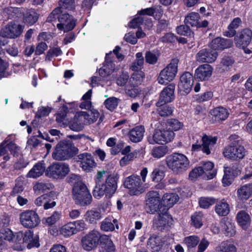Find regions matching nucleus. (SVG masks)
Returning a JSON list of instances; mask_svg holds the SVG:
<instances>
[{"label": "nucleus", "instance_id": "obj_1", "mask_svg": "<svg viewBox=\"0 0 252 252\" xmlns=\"http://www.w3.org/2000/svg\"><path fill=\"white\" fill-rule=\"evenodd\" d=\"M78 152V149L75 146L72 141L64 139L56 145L52 153V157L56 160L63 161L71 159Z\"/></svg>", "mask_w": 252, "mask_h": 252}, {"label": "nucleus", "instance_id": "obj_2", "mask_svg": "<svg viewBox=\"0 0 252 252\" xmlns=\"http://www.w3.org/2000/svg\"><path fill=\"white\" fill-rule=\"evenodd\" d=\"M118 179L117 174L110 173L107 176L104 183L100 186H95L93 190L94 196L95 198H100L104 194L106 196H112L117 189Z\"/></svg>", "mask_w": 252, "mask_h": 252}, {"label": "nucleus", "instance_id": "obj_3", "mask_svg": "<svg viewBox=\"0 0 252 252\" xmlns=\"http://www.w3.org/2000/svg\"><path fill=\"white\" fill-rule=\"evenodd\" d=\"M72 193L73 199L76 204L85 207L91 204L92 195L87 187L82 182H78L74 184Z\"/></svg>", "mask_w": 252, "mask_h": 252}, {"label": "nucleus", "instance_id": "obj_4", "mask_svg": "<svg viewBox=\"0 0 252 252\" xmlns=\"http://www.w3.org/2000/svg\"><path fill=\"white\" fill-rule=\"evenodd\" d=\"M238 137L236 135H232L229 138L234 141L226 146L223 150V155L225 158L234 160H239L244 158L245 156V149L240 145V140H237Z\"/></svg>", "mask_w": 252, "mask_h": 252}, {"label": "nucleus", "instance_id": "obj_5", "mask_svg": "<svg viewBox=\"0 0 252 252\" xmlns=\"http://www.w3.org/2000/svg\"><path fill=\"white\" fill-rule=\"evenodd\" d=\"M168 167L176 173L185 171L189 161L186 156L182 154L174 153L166 158Z\"/></svg>", "mask_w": 252, "mask_h": 252}, {"label": "nucleus", "instance_id": "obj_6", "mask_svg": "<svg viewBox=\"0 0 252 252\" xmlns=\"http://www.w3.org/2000/svg\"><path fill=\"white\" fill-rule=\"evenodd\" d=\"M173 220L168 213V208L160 207L158 215L153 219V227L158 230L167 229L172 224Z\"/></svg>", "mask_w": 252, "mask_h": 252}, {"label": "nucleus", "instance_id": "obj_7", "mask_svg": "<svg viewBox=\"0 0 252 252\" xmlns=\"http://www.w3.org/2000/svg\"><path fill=\"white\" fill-rule=\"evenodd\" d=\"M68 164L65 163L54 162L47 167L45 175L50 178L63 179L69 172Z\"/></svg>", "mask_w": 252, "mask_h": 252}, {"label": "nucleus", "instance_id": "obj_8", "mask_svg": "<svg viewBox=\"0 0 252 252\" xmlns=\"http://www.w3.org/2000/svg\"><path fill=\"white\" fill-rule=\"evenodd\" d=\"M175 134L170 127L162 129H156L152 136H149L148 141L151 144H158L163 145L170 142L174 137Z\"/></svg>", "mask_w": 252, "mask_h": 252}, {"label": "nucleus", "instance_id": "obj_9", "mask_svg": "<svg viewBox=\"0 0 252 252\" xmlns=\"http://www.w3.org/2000/svg\"><path fill=\"white\" fill-rule=\"evenodd\" d=\"M178 62V59H172L170 63L161 71L158 78L159 84H166L174 78L177 72Z\"/></svg>", "mask_w": 252, "mask_h": 252}, {"label": "nucleus", "instance_id": "obj_10", "mask_svg": "<svg viewBox=\"0 0 252 252\" xmlns=\"http://www.w3.org/2000/svg\"><path fill=\"white\" fill-rule=\"evenodd\" d=\"M19 218L21 224L27 228H34L40 222L38 215L32 210H28L21 213Z\"/></svg>", "mask_w": 252, "mask_h": 252}, {"label": "nucleus", "instance_id": "obj_11", "mask_svg": "<svg viewBox=\"0 0 252 252\" xmlns=\"http://www.w3.org/2000/svg\"><path fill=\"white\" fill-rule=\"evenodd\" d=\"M58 19L60 23L57 24V27L64 32L72 31L76 26V19L61 9L58 16Z\"/></svg>", "mask_w": 252, "mask_h": 252}, {"label": "nucleus", "instance_id": "obj_12", "mask_svg": "<svg viewBox=\"0 0 252 252\" xmlns=\"http://www.w3.org/2000/svg\"><path fill=\"white\" fill-rule=\"evenodd\" d=\"M124 186L129 189L130 194L132 195H139L145 191L141 179L138 176L131 175L126 177L124 182Z\"/></svg>", "mask_w": 252, "mask_h": 252}, {"label": "nucleus", "instance_id": "obj_13", "mask_svg": "<svg viewBox=\"0 0 252 252\" xmlns=\"http://www.w3.org/2000/svg\"><path fill=\"white\" fill-rule=\"evenodd\" d=\"M102 235L96 231H92L83 237L81 240L83 248L90 251L95 249L101 241Z\"/></svg>", "mask_w": 252, "mask_h": 252}, {"label": "nucleus", "instance_id": "obj_14", "mask_svg": "<svg viewBox=\"0 0 252 252\" xmlns=\"http://www.w3.org/2000/svg\"><path fill=\"white\" fill-rule=\"evenodd\" d=\"M217 140L216 137H212L205 135L202 138V144H193L192 150L193 151H202L204 153L209 155L211 153L210 150L214 145L216 144Z\"/></svg>", "mask_w": 252, "mask_h": 252}, {"label": "nucleus", "instance_id": "obj_15", "mask_svg": "<svg viewBox=\"0 0 252 252\" xmlns=\"http://www.w3.org/2000/svg\"><path fill=\"white\" fill-rule=\"evenodd\" d=\"M23 31L22 26L11 22L0 31V36L15 38L19 36Z\"/></svg>", "mask_w": 252, "mask_h": 252}, {"label": "nucleus", "instance_id": "obj_16", "mask_svg": "<svg viewBox=\"0 0 252 252\" xmlns=\"http://www.w3.org/2000/svg\"><path fill=\"white\" fill-rule=\"evenodd\" d=\"M165 177V172L160 167H156L150 174V178L152 181L157 184L155 188L158 189H163L166 187V184L163 180Z\"/></svg>", "mask_w": 252, "mask_h": 252}, {"label": "nucleus", "instance_id": "obj_17", "mask_svg": "<svg viewBox=\"0 0 252 252\" xmlns=\"http://www.w3.org/2000/svg\"><path fill=\"white\" fill-rule=\"evenodd\" d=\"M252 31L249 29H245L238 32L234 38L235 43L239 48H245L251 42Z\"/></svg>", "mask_w": 252, "mask_h": 252}, {"label": "nucleus", "instance_id": "obj_18", "mask_svg": "<svg viewBox=\"0 0 252 252\" xmlns=\"http://www.w3.org/2000/svg\"><path fill=\"white\" fill-rule=\"evenodd\" d=\"M193 77L191 73L186 72L180 77V83L178 84L179 90L183 92V94H188L191 90L193 85Z\"/></svg>", "mask_w": 252, "mask_h": 252}, {"label": "nucleus", "instance_id": "obj_19", "mask_svg": "<svg viewBox=\"0 0 252 252\" xmlns=\"http://www.w3.org/2000/svg\"><path fill=\"white\" fill-rule=\"evenodd\" d=\"M158 195L157 192L155 191H150L148 193L146 205L147 212L153 214L160 208V198Z\"/></svg>", "mask_w": 252, "mask_h": 252}, {"label": "nucleus", "instance_id": "obj_20", "mask_svg": "<svg viewBox=\"0 0 252 252\" xmlns=\"http://www.w3.org/2000/svg\"><path fill=\"white\" fill-rule=\"evenodd\" d=\"M217 56V51L212 49H203L196 54V57L199 62L211 63L216 60Z\"/></svg>", "mask_w": 252, "mask_h": 252}, {"label": "nucleus", "instance_id": "obj_21", "mask_svg": "<svg viewBox=\"0 0 252 252\" xmlns=\"http://www.w3.org/2000/svg\"><path fill=\"white\" fill-rule=\"evenodd\" d=\"M199 14L198 13L191 12L186 16L185 19V24L191 27H195L197 28H206L208 25V22L207 20H204L200 22Z\"/></svg>", "mask_w": 252, "mask_h": 252}, {"label": "nucleus", "instance_id": "obj_22", "mask_svg": "<svg viewBox=\"0 0 252 252\" xmlns=\"http://www.w3.org/2000/svg\"><path fill=\"white\" fill-rule=\"evenodd\" d=\"M175 85L171 83L164 88L161 92L159 99L157 102V104H166L171 102L174 98V90Z\"/></svg>", "mask_w": 252, "mask_h": 252}, {"label": "nucleus", "instance_id": "obj_23", "mask_svg": "<svg viewBox=\"0 0 252 252\" xmlns=\"http://www.w3.org/2000/svg\"><path fill=\"white\" fill-rule=\"evenodd\" d=\"M213 68L210 64H204L198 66L195 70L194 76L199 80L205 81L211 76Z\"/></svg>", "mask_w": 252, "mask_h": 252}, {"label": "nucleus", "instance_id": "obj_24", "mask_svg": "<svg viewBox=\"0 0 252 252\" xmlns=\"http://www.w3.org/2000/svg\"><path fill=\"white\" fill-rule=\"evenodd\" d=\"M164 244L162 241L161 237L156 235L153 234L148 239L147 242V248L153 252L159 251Z\"/></svg>", "mask_w": 252, "mask_h": 252}, {"label": "nucleus", "instance_id": "obj_25", "mask_svg": "<svg viewBox=\"0 0 252 252\" xmlns=\"http://www.w3.org/2000/svg\"><path fill=\"white\" fill-rule=\"evenodd\" d=\"M86 123L83 115L80 112L75 115L73 120L69 122L68 126L72 130L80 131L83 129Z\"/></svg>", "mask_w": 252, "mask_h": 252}, {"label": "nucleus", "instance_id": "obj_26", "mask_svg": "<svg viewBox=\"0 0 252 252\" xmlns=\"http://www.w3.org/2000/svg\"><path fill=\"white\" fill-rule=\"evenodd\" d=\"M232 42L231 40L221 37H217L211 41L210 47L216 51L217 50H223L231 46Z\"/></svg>", "mask_w": 252, "mask_h": 252}, {"label": "nucleus", "instance_id": "obj_27", "mask_svg": "<svg viewBox=\"0 0 252 252\" xmlns=\"http://www.w3.org/2000/svg\"><path fill=\"white\" fill-rule=\"evenodd\" d=\"M98 252H116L114 244L109 236L102 235Z\"/></svg>", "mask_w": 252, "mask_h": 252}, {"label": "nucleus", "instance_id": "obj_28", "mask_svg": "<svg viewBox=\"0 0 252 252\" xmlns=\"http://www.w3.org/2000/svg\"><path fill=\"white\" fill-rule=\"evenodd\" d=\"M210 113L212 116V119L216 122L225 120L229 115L228 110L222 106L215 108L211 110Z\"/></svg>", "mask_w": 252, "mask_h": 252}, {"label": "nucleus", "instance_id": "obj_29", "mask_svg": "<svg viewBox=\"0 0 252 252\" xmlns=\"http://www.w3.org/2000/svg\"><path fill=\"white\" fill-rule=\"evenodd\" d=\"M79 159L81 160V166L86 171H90L95 166V162L91 154L85 153L77 156Z\"/></svg>", "mask_w": 252, "mask_h": 252}, {"label": "nucleus", "instance_id": "obj_30", "mask_svg": "<svg viewBox=\"0 0 252 252\" xmlns=\"http://www.w3.org/2000/svg\"><path fill=\"white\" fill-rule=\"evenodd\" d=\"M23 15V22L28 26L34 24L39 18V14L32 8L27 9Z\"/></svg>", "mask_w": 252, "mask_h": 252}, {"label": "nucleus", "instance_id": "obj_31", "mask_svg": "<svg viewBox=\"0 0 252 252\" xmlns=\"http://www.w3.org/2000/svg\"><path fill=\"white\" fill-rule=\"evenodd\" d=\"M45 164L44 162H38L36 163L30 170L27 177L28 178H37L43 174L46 171Z\"/></svg>", "mask_w": 252, "mask_h": 252}, {"label": "nucleus", "instance_id": "obj_32", "mask_svg": "<svg viewBox=\"0 0 252 252\" xmlns=\"http://www.w3.org/2000/svg\"><path fill=\"white\" fill-rule=\"evenodd\" d=\"M145 128L144 126H139L132 128L129 132L128 136L130 140L133 142H140L143 138Z\"/></svg>", "mask_w": 252, "mask_h": 252}, {"label": "nucleus", "instance_id": "obj_33", "mask_svg": "<svg viewBox=\"0 0 252 252\" xmlns=\"http://www.w3.org/2000/svg\"><path fill=\"white\" fill-rule=\"evenodd\" d=\"M179 196L176 193H166L162 198V203L163 206L160 207H166L168 210L179 200Z\"/></svg>", "mask_w": 252, "mask_h": 252}, {"label": "nucleus", "instance_id": "obj_34", "mask_svg": "<svg viewBox=\"0 0 252 252\" xmlns=\"http://www.w3.org/2000/svg\"><path fill=\"white\" fill-rule=\"evenodd\" d=\"M214 166L212 162L208 161L204 162L201 166L204 175L207 177V179H213L216 176L217 172L215 170H213Z\"/></svg>", "mask_w": 252, "mask_h": 252}, {"label": "nucleus", "instance_id": "obj_35", "mask_svg": "<svg viewBox=\"0 0 252 252\" xmlns=\"http://www.w3.org/2000/svg\"><path fill=\"white\" fill-rule=\"evenodd\" d=\"M81 112L86 123H88L89 124H93L95 122L99 116V113L97 110L94 109L90 110L89 113L83 111H81Z\"/></svg>", "mask_w": 252, "mask_h": 252}, {"label": "nucleus", "instance_id": "obj_36", "mask_svg": "<svg viewBox=\"0 0 252 252\" xmlns=\"http://www.w3.org/2000/svg\"><path fill=\"white\" fill-rule=\"evenodd\" d=\"M237 219L240 225L244 229H246L250 224V217L245 211H241L237 214Z\"/></svg>", "mask_w": 252, "mask_h": 252}, {"label": "nucleus", "instance_id": "obj_37", "mask_svg": "<svg viewBox=\"0 0 252 252\" xmlns=\"http://www.w3.org/2000/svg\"><path fill=\"white\" fill-rule=\"evenodd\" d=\"M165 104H160L159 105L156 103L157 106V112L159 116L162 117H168L172 115L173 113V108Z\"/></svg>", "mask_w": 252, "mask_h": 252}, {"label": "nucleus", "instance_id": "obj_38", "mask_svg": "<svg viewBox=\"0 0 252 252\" xmlns=\"http://www.w3.org/2000/svg\"><path fill=\"white\" fill-rule=\"evenodd\" d=\"M215 210L219 215L225 216L229 212V205L224 200H222L216 205Z\"/></svg>", "mask_w": 252, "mask_h": 252}, {"label": "nucleus", "instance_id": "obj_39", "mask_svg": "<svg viewBox=\"0 0 252 252\" xmlns=\"http://www.w3.org/2000/svg\"><path fill=\"white\" fill-rule=\"evenodd\" d=\"M241 22V20L239 18H235L231 22L228 27V31L225 32L224 35L226 36L231 37L236 34L235 29L239 27V24Z\"/></svg>", "mask_w": 252, "mask_h": 252}, {"label": "nucleus", "instance_id": "obj_40", "mask_svg": "<svg viewBox=\"0 0 252 252\" xmlns=\"http://www.w3.org/2000/svg\"><path fill=\"white\" fill-rule=\"evenodd\" d=\"M75 7V1L74 0H60L59 1V8L62 10L65 11H73Z\"/></svg>", "mask_w": 252, "mask_h": 252}, {"label": "nucleus", "instance_id": "obj_41", "mask_svg": "<svg viewBox=\"0 0 252 252\" xmlns=\"http://www.w3.org/2000/svg\"><path fill=\"white\" fill-rule=\"evenodd\" d=\"M145 77L144 73L142 71H134L130 78V83L137 86L140 84Z\"/></svg>", "mask_w": 252, "mask_h": 252}, {"label": "nucleus", "instance_id": "obj_42", "mask_svg": "<svg viewBox=\"0 0 252 252\" xmlns=\"http://www.w3.org/2000/svg\"><path fill=\"white\" fill-rule=\"evenodd\" d=\"M76 226L73 222H70L64 225L62 229V233L65 236H70L77 233Z\"/></svg>", "mask_w": 252, "mask_h": 252}, {"label": "nucleus", "instance_id": "obj_43", "mask_svg": "<svg viewBox=\"0 0 252 252\" xmlns=\"http://www.w3.org/2000/svg\"><path fill=\"white\" fill-rule=\"evenodd\" d=\"M86 219L91 223H95L96 220H98L101 218V215L99 212L95 210L88 211L85 215Z\"/></svg>", "mask_w": 252, "mask_h": 252}, {"label": "nucleus", "instance_id": "obj_44", "mask_svg": "<svg viewBox=\"0 0 252 252\" xmlns=\"http://www.w3.org/2000/svg\"><path fill=\"white\" fill-rule=\"evenodd\" d=\"M167 152V146H159L153 149L152 155L154 158H159L165 155Z\"/></svg>", "mask_w": 252, "mask_h": 252}, {"label": "nucleus", "instance_id": "obj_45", "mask_svg": "<svg viewBox=\"0 0 252 252\" xmlns=\"http://www.w3.org/2000/svg\"><path fill=\"white\" fill-rule=\"evenodd\" d=\"M218 199L213 197H202L199 201V206L201 208L207 209L217 202Z\"/></svg>", "mask_w": 252, "mask_h": 252}, {"label": "nucleus", "instance_id": "obj_46", "mask_svg": "<svg viewBox=\"0 0 252 252\" xmlns=\"http://www.w3.org/2000/svg\"><path fill=\"white\" fill-rule=\"evenodd\" d=\"M238 197L241 200H247L250 195V189L247 185L240 187L237 190Z\"/></svg>", "mask_w": 252, "mask_h": 252}, {"label": "nucleus", "instance_id": "obj_47", "mask_svg": "<svg viewBox=\"0 0 252 252\" xmlns=\"http://www.w3.org/2000/svg\"><path fill=\"white\" fill-rule=\"evenodd\" d=\"M166 125V127L169 126L171 130H172V131H173V130H178L183 126V125L182 123L180 122L178 120L175 119L168 120Z\"/></svg>", "mask_w": 252, "mask_h": 252}, {"label": "nucleus", "instance_id": "obj_48", "mask_svg": "<svg viewBox=\"0 0 252 252\" xmlns=\"http://www.w3.org/2000/svg\"><path fill=\"white\" fill-rule=\"evenodd\" d=\"M48 194L49 196L48 197H46V200L44 203V208L45 209L52 208L56 205V202L55 201V197H56L55 193L54 192H50Z\"/></svg>", "mask_w": 252, "mask_h": 252}, {"label": "nucleus", "instance_id": "obj_49", "mask_svg": "<svg viewBox=\"0 0 252 252\" xmlns=\"http://www.w3.org/2000/svg\"><path fill=\"white\" fill-rule=\"evenodd\" d=\"M227 168L228 169V170H225L224 171V174L222 180V183L225 186H229L232 183L233 180V175L231 173V170L233 171V168L230 167Z\"/></svg>", "mask_w": 252, "mask_h": 252}, {"label": "nucleus", "instance_id": "obj_50", "mask_svg": "<svg viewBox=\"0 0 252 252\" xmlns=\"http://www.w3.org/2000/svg\"><path fill=\"white\" fill-rule=\"evenodd\" d=\"M125 92L128 96L134 98L139 94V91L136 86L132 84V85L129 84L126 87Z\"/></svg>", "mask_w": 252, "mask_h": 252}, {"label": "nucleus", "instance_id": "obj_51", "mask_svg": "<svg viewBox=\"0 0 252 252\" xmlns=\"http://www.w3.org/2000/svg\"><path fill=\"white\" fill-rule=\"evenodd\" d=\"M119 100V99L112 97L106 99L104 104L107 109L110 111H113L117 106Z\"/></svg>", "mask_w": 252, "mask_h": 252}, {"label": "nucleus", "instance_id": "obj_52", "mask_svg": "<svg viewBox=\"0 0 252 252\" xmlns=\"http://www.w3.org/2000/svg\"><path fill=\"white\" fill-rule=\"evenodd\" d=\"M16 147L15 144L11 142L5 146V143H2L0 145V157L6 154L8 150L12 153V151L15 149Z\"/></svg>", "mask_w": 252, "mask_h": 252}, {"label": "nucleus", "instance_id": "obj_53", "mask_svg": "<svg viewBox=\"0 0 252 252\" xmlns=\"http://www.w3.org/2000/svg\"><path fill=\"white\" fill-rule=\"evenodd\" d=\"M199 241V238L197 236H190L187 237L184 239V243L188 248H193L195 247Z\"/></svg>", "mask_w": 252, "mask_h": 252}, {"label": "nucleus", "instance_id": "obj_54", "mask_svg": "<svg viewBox=\"0 0 252 252\" xmlns=\"http://www.w3.org/2000/svg\"><path fill=\"white\" fill-rule=\"evenodd\" d=\"M13 237L12 231L9 228L2 229L0 231V238L5 241H11Z\"/></svg>", "mask_w": 252, "mask_h": 252}, {"label": "nucleus", "instance_id": "obj_55", "mask_svg": "<svg viewBox=\"0 0 252 252\" xmlns=\"http://www.w3.org/2000/svg\"><path fill=\"white\" fill-rule=\"evenodd\" d=\"M61 217V213L59 212H55L52 215L45 219V223L48 225H53L58 221Z\"/></svg>", "mask_w": 252, "mask_h": 252}, {"label": "nucleus", "instance_id": "obj_56", "mask_svg": "<svg viewBox=\"0 0 252 252\" xmlns=\"http://www.w3.org/2000/svg\"><path fill=\"white\" fill-rule=\"evenodd\" d=\"M8 63L6 61H2L0 63V79L8 77L10 74L6 70L8 67Z\"/></svg>", "mask_w": 252, "mask_h": 252}, {"label": "nucleus", "instance_id": "obj_57", "mask_svg": "<svg viewBox=\"0 0 252 252\" xmlns=\"http://www.w3.org/2000/svg\"><path fill=\"white\" fill-rule=\"evenodd\" d=\"M191 224L196 228H199L202 226V216L200 214L195 213L192 216Z\"/></svg>", "mask_w": 252, "mask_h": 252}, {"label": "nucleus", "instance_id": "obj_58", "mask_svg": "<svg viewBox=\"0 0 252 252\" xmlns=\"http://www.w3.org/2000/svg\"><path fill=\"white\" fill-rule=\"evenodd\" d=\"M203 169L201 166H199L194 168L189 174V178L191 180H194L198 177L204 175Z\"/></svg>", "mask_w": 252, "mask_h": 252}, {"label": "nucleus", "instance_id": "obj_59", "mask_svg": "<svg viewBox=\"0 0 252 252\" xmlns=\"http://www.w3.org/2000/svg\"><path fill=\"white\" fill-rule=\"evenodd\" d=\"M177 31L178 33L181 35L188 36L190 35L191 34L189 26L187 25V24L177 27Z\"/></svg>", "mask_w": 252, "mask_h": 252}, {"label": "nucleus", "instance_id": "obj_60", "mask_svg": "<svg viewBox=\"0 0 252 252\" xmlns=\"http://www.w3.org/2000/svg\"><path fill=\"white\" fill-rule=\"evenodd\" d=\"M51 187V184L49 183H45L43 182L37 183L33 186V189L35 191H39L44 192L47 189H49Z\"/></svg>", "mask_w": 252, "mask_h": 252}, {"label": "nucleus", "instance_id": "obj_61", "mask_svg": "<svg viewBox=\"0 0 252 252\" xmlns=\"http://www.w3.org/2000/svg\"><path fill=\"white\" fill-rule=\"evenodd\" d=\"M40 246L39 237L37 235H33L30 242L27 243V247L30 249L32 248H38Z\"/></svg>", "mask_w": 252, "mask_h": 252}, {"label": "nucleus", "instance_id": "obj_62", "mask_svg": "<svg viewBox=\"0 0 252 252\" xmlns=\"http://www.w3.org/2000/svg\"><path fill=\"white\" fill-rule=\"evenodd\" d=\"M109 174V172H107V171L105 170L98 171L95 179V186H98V185L100 186V185H102V183H101V181L103 178L104 177L106 179L107 176Z\"/></svg>", "mask_w": 252, "mask_h": 252}, {"label": "nucleus", "instance_id": "obj_63", "mask_svg": "<svg viewBox=\"0 0 252 252\" xmlns=\"http://www.w3.org/2000/svg\"><path fill=\"white\" fill-rule=\"evenodd\" d=\"M220 252H236L235 247L232 244H227L225 242L221 244Z\"/></svg>", "mask_w": 252, "mask_h": 252}, {"label": "nucleus", "instance_id": "obj_64", "mask_svg": "<svg viewBox=\"0 0 252 252\" xmlns=\"http://www.w3.org/2000/svg\"><path fill=\"white\" fill-rule=\"evenodd\" d=\"M100 228L101 230L108 231H113L114 230L115 226L113 223L110 221H108L106 219L103 221L101 222V224L100 226Z\"/></svg>", "mask_w": 252, "mask_h": 252}]
</instances>
